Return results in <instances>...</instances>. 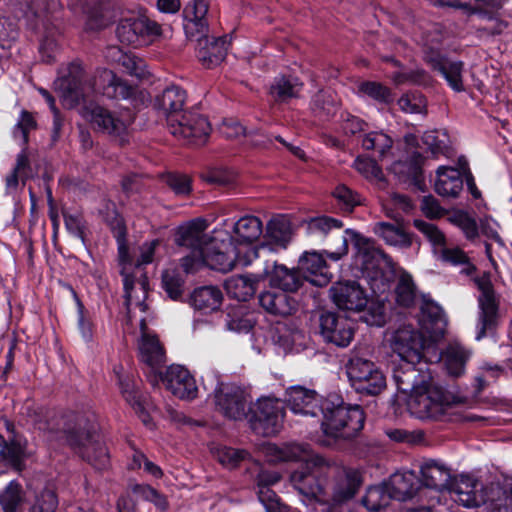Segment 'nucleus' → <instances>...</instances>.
<instances>
[{
  "label": "nucleus",
  "instance_id": "1",
  "mask_svg": "<svg viewBox=\"0 0 512 512\" xmlns=\"http://www.w3.org/2000/svg\"><path fill=\"white\" fill-rule=\"evenodd\" d=\"M55 84L63 104L69 108L94 94L109 99H129L136 93L135 87L128 85L111 70L97 69L93 75H86L80 62H72L67 75Z\"/></svg>",
  "mask_w": 512,
  "mask_h": 512
},
{
  "label": "nucleus",
  "instance_id": "2",
  "mask_svg": "<svg viewBox=\"0 0 512 512\" xmlns=\"http://www.w3.org/2000/svg\"><path fill=\"white\" fill-rule=\"evenodd\" d=\"M47 429L66 439L67 443L96 469H104L109 464V454L105 444L96 433V425L82 415L70 414L48 424Z\"/></svg>",
  "mask_w": 512,
  "mask_h": 512
},
{
  "label": "nucleus",
  "instance_id": "3",
  "mask_svg": "<svg viewBox=\"0 0 512 512\" xmlns=\"http://www.w3.org/2000/svg\"><path fill=\"white\" fill-rule=\"evenodd\" d=\"M398 391L409 393L407 408L419 419H436L445 412L448 400L443 390L432 384L419 371L409 366L394 372Z\"/></svg>",
  "mask_w": 512,
  "mask_h": 512
},
{
  "label": "nucleus",
  "instance_id": "4",
  "mask_svg": "<svg viewBox=\"0 0 512 512\" xmlns=\"http://www.w3.org/2000/svg\"><path fill=\"white\" fill-rule=\"evenodd\" d=\"M268 453L278 461L302 462L306 465L305 471H294L291 474V483L303 495L314 498L323 503L325 484H321L312 468L324 465V459L315 454L306 444H288L283 447L269 445Z\"/></svg>",
  "mask_w": 512,
  "mask_h": 512
},
{
  "label": "nucleus",
  "instance_id": "5",
  "mask_svg": "<svg viewBox=\"0 0 512 512\" xmlns=\"http://www.w3.org/2000/svg\"><path fill=\"white\" fill-rule=\"evenodd\" d=\"M323 433L332 438L350 439L363 428L365 415L358 405H346L336 397H328L322 402L321 412Z\"/></svg>",
  "mask_w": 512,
  "mask_h": 512
},
{
  "label": "nucleus",
  "instance_id": "6",
  "mask_svg": "<svg viewBox=\"0 0 512 512\" xmlns=\"http://www.w3.org/2000/svg\"><path fill=\"white\" fill-rule=\"evenodd\" d=\"M205 265L221 272H229L237 264L250 265L258 259V251L251 246H235L230 235L217 232L203 250Z\"/></svg>",
  "mask_w": 512,
  "mask_h": 512
},
{
  "label": "nucleus",
  "instance_id": "7",
  "mask_svg": "<svg viewBox=\"0 0 512 512\" xmlns=\"http://www.w3.org/2000/svg\"><path fill=\"white\" fill-rule=\"evenodd\" d=\"M474 283L479 291L476 339L480 340L488 333L493 332L498 325L500 297L494 290L489 273H483L475 277Z\"/></svg>",
  "mask_w": 512,
  "mask_h": 512
},
{
  "label": "nucleus",
  "instance_id": "8",
  "mask_svg": "<svg viewBox=\"0 0 512 512\" xmlns=\"http://www.w3.org/2000/svg\"><path fill=\"white\" fill-rule=\"evenodd\" d=\"M61 3L58 0H29L26 17L36 20V28L42 26L46 35L40 44V51L46 62L54 59V52L57 48L55 39V24L53 15L60 9Z\"/></svg>",
  "mask_w": 512,
  "mask_h": 512
},
{
  "label": "nucleus",
  "instance_id": "9",
  "mask_svg": "<svg viewBox=\"0 0 512 512\" xmlns=\"http://www.w3.org/2000/svg\"><path fill=\"white\" fill-rule=\"evenodd\" d=\"M82 116L95 131L119 138L121 141H123L127 128L132 121L128 111L117 113L97 104L84 106Z\"/></svg>",
  "mask_w": 512,
  "mask_h": 512
},
{
  "label": "nucleus",
  "instance_id": "10",
  "mask_svg": "<svg viewBox=\"0 0 512 512\" xmlns=\"http://www.w3.org/2000/svg\"><path fill=\"white\" fill-rule=\"evenodd\" d=\"M346 369L351 385L358 392L377 395L386 386L385 376L372 361L353 356Z\"/></svg>",
  "mask_w": 512,
  "mask_h": 512
},
{
  "label": "nucleus",
  "instance_id": "11",
  "mask_svg": "<svg viewBox=\"0 0 512 512\" xmlns=\"http://www.w3.org/2000/svg\"><path fill=\"white\" fill-rule=\"evenodd\" d=\"M363 479L354 468H343L325 483L323 504L332 507L342 506L358 493Z\"/></svg>",
  "mask_w": 512,
  "mask_h": 512
},
{
  "label": "nucleus",
  "instance_id": "12",
  "mask_svg": "<svg viewBox=\"0 0 512 512\" xmlns=\"http://www.w3.org/2000/svg\"><path fill=\"white\" fill-rule=\"evenodd\" d=\"M283 418L282 404L277 399L265 397L251 408L250 424L255 433L268 437L280 431Z\"/></svg>",
  "mask_w": 512,
  "mask_h": 512
},
{
  "label": "nucleus",
  "instance_id": "13",
  "mask_svg": "<svg viewBox=\"0 0 512 512\" xmlns=\"http://www.w3.org/2000/svg\"><path fill=\"white\" fill-rule=\"evenodd\" d=\"M388 342L398 356L407 362V367L413 366L422 358L424 338L422 334L409 324L400 325L392 331Z\"/></svg>",
  "mask_w": 512,
  "mask_h": 512
},
{
  "label": "nucleus",
  "instance_id": "14",
  "mask_svg": "<svg viewBox=\"0 0 512 512\" xmlns=\"http://www.w3.org/2000/svg\"><path fill=\"white\" fill-rule=\"evenodd\" d=\"M167 128L173 136L190 144L205 143L211 131L207 118L192 111H186L178 118H171V124Z\"/></svg>",
  "mask_w": 512,
  "mask_h": 512
},
{
  "label": "nucleus",
  "instance_id": "15",
  "mask_svg": "<svg viewBox=\"0 0 512 512\" xmlns=\"http://www.w3.org/2000/svg\"><path fill=\"white\" fill-rule=\"evenodd\" d=\"M161 26L145 16L124 18L116 29L118 40L126 45L139 46L148 39L160 36Z\"/></svg>",
  "mask_w": 512,
  "mask_h": 512
},
{
  "label": "nucleus",
  "instance_id": "16",
  "mask_svg": "<svg viewBox=\"0 0 512 512\" xmlns=\"http://www.w3.org/2000/svg\"><path fill=\"white\" fill-rule=\"evenodd\" d=\"M424 60L432 70L439 72L445 78L454 91H464L462 61L451 60L442 55L438 48L428 44L424 45Z\"/></svg>",
  "mask_w": 512,
  "mask_h": 512
},
{
  "label": "nucleus",
  "instance_id": "17",
  "mask_svg": "<svg viewBox=\"0 0 512 512\" xmlns=\"http://www.w3.org/2000/svg\"><path fill=\"white\" fill-rule=\"evenodd\" d=\"M320 335L326 343L347 347L354 338L353 322L341 315L327 312L320 316Z\"/></svg>",
  "mask_w": 512,
  "mask_h": 512
},
{
  "label": "nucleus",
  "instance_id": "18",
  "mask_svg": "<svg viewBox=\"0 0 512 512\" xmlns=\"http://www.w3.org/2000/svg\"><path fill=\"white\" fill-rule=\"evenodd\" d=\"M333 303L341 310L360 312L368 304V296L356 281L335 283L329 290Z\"/></svg>",
  "mask_w": 512,
  "mask_h": 512
},
{
  "label": "nucleus",
  "instance_id": "19",
  "mask_svg": "<svg viewBox=\"0 0 512 512\" xmlns=\"http://www.w3.org/2000/svg\"><path fill=\"white\" fill-rule=\"evenodd\" d=\"M194 38L197 42V58L204 67L213 68L225 59L230 45L228 35L215 37L209 36L205 32L197 34Z\"/></svg>",
  "mask_w": 512,
  "mask_h": 512
},
{
  "label": "nucleus",
  "instance_id": "20",
  "mask_svg": "<svg viewBox=\"0 0 512 512\" xmlns=\"http://www.w3.org/2000/svg\"><path fill=\"white\" fill-rule=\"evenodd\" d=\"M324 400L315 390L303 386H292L286 390V404L296 415L319 416Z\"/></svg>",
  "mask_w": 512,
  "mask_h": 512
},
{
  "label": "nucleus",
  "instance_id": "21",
  "mask_svg": "<svg viewBox=\"0 0 512 512\" xmlns=\"http://www.w3.org/2000/svg\"><path fill=\"white\" fill-rule=\"evenodd\" d=\"M159 378L166 389L180 399L191 400L197 396L195 379L181 365L169 366L164 374H159Z\"/></svg>",
  "mask_w": 512,
  "mask_h": 512
},
{
  "label": "nucleus",
  "instance_id": "22",
  "mask_svg": "<svg viewBox=\"0 0 512 512\" xmlns=\"http://www.w3.org/2000/svg\"><path fill=\"white\" fill-rule=\"evenodd\" d=\"M215 403L227 418L240 420L246 416L247 399L244 391L233 385H221L215 392Z\"/></svg>",
  "mask_w": 512,
  "mask_h": 512
},
{
  "label": "nucleus",
  "instance_id": "23",
  "mask_svg": "<svg viewBox=\"0 0 512 512\" xmlns=\"http://www.w3.org/2000/svg\"><path fill=\"white\" fill-rule=\"evenodd\" d=\"M140 329L141 337L138 340L140 360L152 370H157L166 362L164 348L158 337L148 332L144 319L140 321Z\"/></svg>",
  "mask_w": 512,
  "mask_h": 512
},
{
  "label": "nucleus",
  "instance_id": "24",
  "mask_svg": "<svg viewBox=\"0 0 512 512\" xmlns=\"http://www.w3.org/2000/svg\"><path fill=\"white\" fill-rule=\"evenodd\" d=\"M207 222L204 219H194L178 228L176 243L193 251H203L212 241L213 236L205 233Z\"/></svg>",
  "mask_w": 512,
  "mask_h": 512
},
{
  "label": "nucleus",
  "instance_id": "25",
  "mask_svg": "<svg viewBox=\"0 0 512 512\" xmlns=\"http://www.w3.org/2000/svg\"><path fill=\"white\" fill-rule=\"evenodd\" d=\"M262 279L269 278L271 286L285 292H294L302 285V276L299 269H289L285 265L277 264L275 261H266Z\"/></svg>",
  "mask_w": 512,
  "mask_h": 512
},
{
  "label": "nucleus",
  "instance_id": "26",
  "mask_svg": "<svg viewBox=\"0 0 512 512\" xmlns=\"http://www.w3.org/2000/svg\"><path fill=\"white\" fill-rule=\"evenodd\" d=\"M298 269L302 280L305 279L315 286H325L332 278L322 255L316 252L305 253L299 260Z\"/></svg>",
  "mask_w": 512,
  "mask_h": 512
},
{
  "label": "nucleus",
  "instance_id": "27",
  "mask_svg": "<svg viewBox=\"0 0 512 512\" xmlns=\"http://www.w3.org/2000/svg\"><path fill=\"white\" fill-rule=\"evenodd\" d=\"M289 241V224L283 219L274 218L267 223L264 241L252 249L258 251V258H260L266 251L277 252L279 249H285Z\"/></svg>",
  "mask_w": 512,
  "mask_h": 512
},
{
  "label": "nucleus",
  "instance_id": "28",
  "mask_svg": "<svg viewBox=\"0 0 512 512\" xmlns=\"http://www.w3.org/2000/svg\"><path fill=\"white\" fill-rule=\"evenodd\" d=\"M354 246L356 248V257L361 262L364 269L377 268L382 262L387 266H392V259L384 253L382 249L376 246L371 239L353 233Z\"/></svg>",
  "mask_w": 512,
  "mask_h": 512
},
{
  "label": "nucleus",
  "instance_id": "29",
  "mask_svg": "<svg viewBox=\"0 0 512 512\" xmlns=\"http://www.w3.org/2000/svg\"><path fill=\"white\" fill-rule=\"evenodd\" d=\"M482 512H512V487L491 484L481 491Z\"/></svg>",
  "mask_w": 512,
  "mask_h": 512
},
{
  "label": "nucleus",
  "instance_id": "30",
  "mask_svg": "<svg viewBox=\"0 0 512 512\" xmlns=\"http://www.w3.org/2000/svg\"><path fill=\"white\" fill-rule=\"evenodd\" d=\"M186 92L178 86L167 87L155 99V107L166 118L167 126L171 124V118H178L184 114Z\"/></svg>",
  "mask_w": 512,
  "mask_h": 512
},
{
  "label": "nucleus",
  "instance_id": "31",
  "mask_svg": "<svg viewBox=\"0 0 512 512\" xmlns=\"http://www.w3.org/2000/svg\"><path fill=\"white\" fill-rule=\"evenodd\" d=\"M209 10L208 0H192L187 3L183 10L184 29L188 37H196L208 30L207 13Z\"/></svg>",
  "mask_w": 512,
  "mask_h": 512
},
{
  "label": "nucleus",
  "instance_id": "32",
  "mask_svg": "<svg viewBox=\"0 0 512 512\" xmlns=\"http://www.w3.org/2000/svg\"><path fill=\"white\" fill-rule=\"evenodd\" d=\"M68 5L75 9L78 6L87 12L88 17L86 21V29L90 31L101 30L113 22V11L108 7L99 6L93 9H88V6L94 4L96 0H67Z\"/></svg>",
  "mask_w": 512,
  "mask_h": 512
},
{
  "label": "nucleus",
  "instance_id": "33",
  "mask_svg": "<svg viewBox=\"0 0 512 512\" xmlns=\"http://www.w3.org/2000/svg\"><path fill=\"white\" fill-rule=\"evenodd\" d=\"M435 192L442 197H457L463 189V180L458 169L441 166L436 171Z\"/></svg>",
  "mask_w": 512,
  "mask_h": 512
},
{
  "label": "nucleus",
  "instance_id": "34",
  "mask_svg": "<svg viewBox=\"0 0 512 512\" xmlns=\"http://www.w3.org/2000/svg\"><path fill=\"white\" fill-rule=\"evenodd\" d=\"M223 301L222 291L216 286H202L193 290L189 303L204 314L218 310Z\"/></svg>",
  "mask_w": 512,
  "mask_h": 512
},
{
  "label": "nucleus",
  "instance_id": "35",
  "mask_svg": "<svg viewBox=\"0 0 512 512\" xmlns=\"http://www.w3.org/2000/svg\"><path fill=\"white\" fill-rule=\"evenodd\" d=\"M392 496V499L405 501L412 498L419 488L417 476L411 472L395 473L385 483Z\"/></svg>",
  "mask_w": 512,
  "mask_h": 512
},
{
  "label": "nucleus",
  "instance_id": "36",
  "mask_svg": "<svg viewBox=\"0 0 512 512\" xmlns=\"http://www.w3.org/2000/svg\"><path fill=\"white\" fill-rule=\"evenodd\" d=\"M422 160V155L414 152L408 160L394 162L390 167V171L399 181L420 187L422 184Z\"/></svg>",
  "mask_w": 512,
  "mask_h": 512
},
{
  "label": "nucleus",
  "instance_id": "37",
  "mask_svg": "<svg viewBox=\"0 0 512 512\" xmlns=\"http://www.w3.org/2000/svg\"><path fill=\"white\" fill-rule=\"evenodd\" d=\"M124 289H125V304L128 310L135 303L137 307L142 312L146 311V304L144 300L147 297V289H148V279L143 276L139 280H135V278L126 272V268L124 267L122 270Z\"/></svg>",
  "mask_w": 512,
  "mask_h": 512
},
{
  "label": "nucleus",
  "instance_id": "38",
  "mask_svg": "<svg viewBox=\"0 0 512 512\" xmlns=\"http://www.w3.org/2000/svg\"><path fill=\"white\" fill-rule=\"evenodd\" d=\"M261 279V274L231 276L225 281V289L229 296L239 301H247L255 294L257 283Z\"/></svg>",
  "mask_w": 512,
  "mask_h": 512
},
{
  "label": "nucleus",
  "instance_id": "39",
  "mask_svg": "<svg viewBox=\"0 0 512 512\" xmlns=\"http://www.w3.org/2000/svg\"><path fill=\"white\" fill-rule=\"evenodd\" d=\"M261 307L271 315L288 316L294 310V301L285 293L267 291L259 296Z\"/></svg>",
  "mask_w": 512,
  "mask_h": 512
},
{
  "label": "nucleus",
  "instance_id": "40",
  "mask_svg": "<svg viewBox=\"0 0 512 512\" xmlns=\"http://www.w3.org/2000/svg\"><path fill=\"white\" fill-rule=\"evenodd\" d=\"M420 323L430 337L438 338L442 336L445 327L443 310L436 304L425 303L421 307Z\"/></svg>",
  "mask_w": 512,
  "mask_h": 512
},
{
  "label": "nucleus",
  "instance_id": "41",
  "mask_svg": "<svg viewBox=\"0 0 512 512\" xmlns=\"http://www.w3.org/2000/svg\"><path fill=\"white\" fill-rule=\"evenodd\" d=\"M119 385L121 389V393L127 403L134 409V411L138 414L141 421L149 426L151 422V418L149 414L146 412L144 399L142 394L138 390V387L134 380L130 378H119Z\"/></svg>",
  "mask_w": 512,
  "mask_h": 512
},
{
  "label": "nucleus",
  "instance_id": "42",
  "mask_svg": "<svg viewBox=\"0 0 512 512\" xmlns=\"http://www.w3.org/2000/svg\"><path fill=\"white\" fill-rule=\"evenodd\" d=\"M303 83L295 77L278 76L270 87V94L275 101L287 102L298 97L302 90Z\"/></svg>",
  "mask_w": 512,
  "mask_h": 512
},
{
  "label": "nucleus",
  "instance_id": "43",
  "mask_svg": "<svg viewBox=\"0 0 512 512\" xmlns=\"http://www.w3.org/2000/svg\"><path fill=\"white\" fill-rule=\"evenodd\" d=\"M233 231L238 240L242 241L240 246H249L248 244L258 240L261 236L263 226L258 217L244 216L234 224Z\"/></svg>",
  "mask_w": 512,
  "mask_h": 512
},
{
  "label": "nucleus",
  "instance_id": "44",
  "mask_svg": "<svg viewBox=\"0 0 512 512\" xmlns=\"http://www.w3.org/2000/svg\"><path fill=\"white\" fill-rule=\"evenodd\" d=\"M373 229L375 234L388 245L399 248H409L412 245L411 236L393 224L379 222L375 224Z\"/></svg>",
  "mask_w": 512,
  "mask_h": 512
},
{
  "label": "nucleus",
  "instance_id": "45",
  "mask_svg": "<svg viewBox=\"0 0 512 512\" xmlns=\"http://www.w3.org/2000/svg\"><path fill=\"white\" fill-rule=\"evenodd\" d=\"M25 501V491L17 481L9 482L0 492V506L4 512H20Z\"/></svg>",
  "mask_w": 512,
  "mask_h": 512
},
{
  "label": "nucleus",
  "instance_id": "46",
  "mask_svg": "<svg viewBox=\"0 0 512 512\" xmlns=\"http://www.w3.org/2000/svg\"><path fill=\"white\" fill-rule=\"evenodd\" d=\"M469 357V351L463 346L457 343L450 344L444 353V362L448 373L455 377L461 376Z\"/></svg>",
  "mask_w": 512,
  "mask_h": 512
},
{
  "label": "nucleus",
  "instance_id": "47",
  "mask_svg": "<svg viewBox=\"0 0 512 512\" xmlns=\"http://www.w3.org/2000/svg\"><path fill=\"white\" fill-rule=\"evenodd\" d=\"M59 499L55 489L45 486L34 491L28 512H56Z\"/></svg>",
  "mask_w": 512,
  "mask_h": 512
},
{
  "label": "nucleus",
  "instance_id": "48",
  "mask_svg": "<svg viewBox=\"0 0 512 512\" xmlns=\"http://www.w3.org/2000/svg\"><path fill=\"white\" fill-rule=\"evenodd\" d=\"M310 107L316 117L329 119L336 113L338 102L332 92L320 90L312 97Z\"/></svg>",
  "mask_w": 512,
  "mask_h": 512
},
{
  "label": "nucleus",
  "instance_id": "49",
  "mask_svg": "<svg viewBox=\"0 0 512 512\" xmlns=\"http://www.w3.org/2000/svg\"><path fill=\"white\" fill-rule=\"evenodd\" d=\"M422 481L426 487L441 489L449 481L450 473L442 465L435 462L426 463L421 468Z\"/></svg>",
  "mask_w": 512,
  "mask_h": 512
},
{
  "label": "nucleus",
  "instance_id": "50",
  "mask_svg": "<svg viewBox=\"0 0 512 512\" xmlns=\"http://www.w3.org/2000/svg\"><path fill=\"white\" fill-rule=\"evenodd\" d=\"M475 488L476 484L471 478L461 477L453 487L455 500L465 507L480 506L481 495H477Z\"/></svg>",
  "mask_w": 512,
  "mask_h": 512
},
{
  "label": "nucleus",
  "instance_id": "51",
  "mask_svg": "<svg viewBox=\"0 0 512 512\" xmlns=\"http://www.w3.org/2000/svg\"><path fill=\"white\" fill-rule=\"evenodd\" d=\"M392 496L384 483L378 486H371L367 489L362 498L363 505L372 512H377L389 505Z\"/></svg>",
  "mask_w": 512,
  "mask_h": 512
},
{
  "label": "nucleus",
  "instance_id": "52",
  "mask_svg": "<svg viewBox=\"0 0 512 512\" xmlns=\"http://www.w3.org/2000/svg\"><path fill=\"white\" fill-rule=\"evenodd\" d=\"M24 453L25 446L20 440L13 439L7 442L0 435V461H6L15 469L20 470Z\"/></svg>",
  "mask_w": 512,
  "mask_h": 512
},
{
  "label": "nucleus",
  "instance_id": "53",
  "mask_svg": "<svg viewBox=\"0 0 512 512\" xmlns=\"http://www.w3.org/2000/svg\"><path fill=\"white\" fill-rule=\"evenodd\" d=\"M129 490L144 501L152 503L161 512H166L169 507L165 495L148 484H131Z\"/></svg>",
  "mask_w": 512,
  "mask_h": 512
},
{
  "label": "nucleus",
  "instance_id": "54",
  "mask_svg": "<svg viewBox=\"0 0 512 512\" xmlns=\"http://www.w3.org/2000/svg\"><path fill=\"white\" fill-rule=\"evenodd\" d=\"M393 140L383 132H370L362 140V147L365 150L375 151L380 158H384L391 150Z\"/></svg>",
  "mask_w": 512,
  "mask_h": 512
},
{
  "label": "nucleus",
  "instance_id": "55",
  "mask_svg": "<svg viewBox=\"0 0 512 512\" xmlns=\"http://www.w3.org/2000/svg\"><path fill=\"white\" fill-rule=\"evenodd\" d=\"M255 324V320L246 314L242 307L232 309L226 314L225 325L234 332H248Z\"/></svg>",
  "mask_w": 512,
  "mask_h": 512
},
{
  "label": "nucleus",
  "instance_id": "56",
  "mask_svg": "<svg viewBox=\"0 0 512 512\" xmlns=\"http://www.w3.org/2000/svg\"><path fill=\"white\" fill-rule=\"evenodd\" d=\"M395 293L398 304L404 307H409L414 303L416 298V288L410 274L402 273L400 275Z\"/></svg>",
  "mask_w": 512,
  "mask_h": 512
},
{
  "label": "nucleus",
  "instance_id": "57",
  "mask_svg": "<svg viewBox=\"0 0 512 512\" xmlns=\"http://www.w3.org/2000/svg\"><path fill=\"white\" fill-rule=\"evenodd\" d=\"M342 226L341 221L327 216L310 218L306 221L307 233L313 236H326L333 229L340 230Z\"/></svg>",
  "mask_w": 512,
  "mask_h": 512
},
{
  "label": "nucleus",
  "instance_id": "58",
  "mask_svg": "<svg viewBox=\"0 0 512 512\" xmlns=\"http://www.w3.org/2000/svg\"><path fill=\"white\" fill-rule=\"evenodd\" d=\"M353 167L369 181L378 184L384 183L382 169L378 166L375 160L364 156H358L354 161Z\"/></svg>",
  "mask_w": 512,
  "mask_h": 512
},
{
  "label": "nucleus",
  "instance_id": "59",
  "mask_svg": "<svg viewBox=\"0 0 512 512\" xmlns=\"http://www.w3.org/2000/svg\"><path fill=\"white\" fill-rule=\"evenodd\" d=\"M413 225L426 237L435 250H440L446 245L445 234L435 224L417 219L414 220Z\"/></svg>",
  "mask_w": 512,
  "mask_h": 512
},
{
  "label": "nucleus",
  "instance_id": "60",
  "mask_svg": "<svg viewBox=\"0 0 512 512\" xmlns=\"http://www.w3.org/2000/svg\"><path fill=\"white\" fill-rule=\"evenodd\" d=\"M448 221L462 230L466 238L473 240L478 237L476 221L464 211H456L448 217Z\"/></svg>",
  "mask_w": 512,
  "mask_h": 512
},
{
  "label": "nucleus",
  "instance_id": "61",
  "mask_svg": "<svg viewBox=\"0 0 512 512\" xmlns=\"http://www.w3.org/2000/svg\"><path fill=\"white\" fill-rule=\"evenodd\" d=\"M162 286L172 300L182 296L184 280L174 269L166 270L162 275Z\"/></svg>",
  "mask_w": 512,
  "mask_h": 512
},
{
  "label": "nucleus",
  "instance_id": "62",
  "mask_svg": "<svg viewBox=\"0 0 512 512\" xmlns=\"http://www.w3.org/2000/svg\"><path fill=\"white\" fill-rule=\"evenodd\" d=\"M218 461L228 468H235L248 457V452L232 447H221L216 452Z\"/></svg>",
  "mask_w": 512,
  "mask_h": 512
},
{
  "label": "nucleus",
  "instance_id": "63",
  "mask_svg": "<svg viewBox=\"0 0 512 512\" xmlns=\"http://www.w3.org/2000/svg\"><path fill=\"white\" fill-rule=\"evenodd\" d=\"M359 92L379 102L388 103L391 101L390 90L383 86L381 83L366 81L362 82L359 87Z\"/></svg>",
  "mask_w": 512,
  "mask_h": 512
},
{
  "label": "nucleus",
  "instance_id": "64",
  "mask_svg": "<svg viewBox=\"0 0 512 512\" xmlns=\"http://www.w3.org/2000/svg\"><path fill=\"white\" fill-rule=\"evenodd\" d=\"M398 105L406 113H422L426 108V100L419 93H407L398 100Z\"/></svg>",
  "mask_w": 512,
  "mask_h": 512
}]
</instances>
